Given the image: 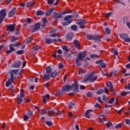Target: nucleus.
<instances>
[{"mask_svg": "<svg viewBox=\"0 0 130 130\" xmlns=\"http://www.w3.org/2000/svg\"><path fill=\"white\" fill-rule=\"evenodd\" d=\"M106 120V118L103 117V118H99V122L102 123L103 121H105Z\"/></svg>", "mask_w": 130, "mask_h": 130, "instance_id": "de8ad7c7", "label": "nucleus"}, {"mask_svg": "<svg viewBox=\"0 0 130 130\" xmlns=\"http://www.w3.org/2000/svg\"><path fill=\"white\" fill-rule=\"evenodd\" d=\"M6 16H7L6 9H4L0 12V24H2V22H3L5 18H6Z\"/></svg>", "mask_w": 130, "mask_h": 130, "instance_id": "9d476101", "label": "nucleus"}, {"mask_svg": "<svg viewBox=\"0 0 130 130\" xmlns=\"http://www.w3.org/2000/svg\"><path fill=\"white\" fill-rule=\"evenodd\" d=\"M63 68V64H62V62H59L58 65V69H62Z\"/></svg>", "mask_w": 130, "mask_h": 130, "instance_id": "6e6d98bb", "label": "nucleus"}, {"mask_svg": "<svg viewBox=\"0 0 130 130\" xmlns=\"http://www.w3.org/2000/svg\"><path fill=\"white\" fill-rule=\"evenodd\" d=\"M74 37V34L72 32L68 33L67 35V40H72L73 37Z\"/></svg>", "mask_w": 130, "mask_h": 130, "instance_id": "f3484780", "label": "nucleus"}, {"mask_svg": "<svg viewBox=\"0 0 130 130\" xmlns=\"http://www.w3.org/2000/svg\"><path fill=\"white\" fill-rule=\"evenodd\" d=\"M90 112H93V110H88L85 113V117H87V118H88L89 119L90 118V117L88 114H89Z\"/></svg>", "mask_w": 130, "mask_h": 130, "instance_id": "a211bd4d", "label": "nucleus"}, {"mask_svg": "<svg viewBox=\"0 0 130 130\" xmlns=\"http://www.w3.org/2000/svg\"><path fill=\"white\" fill-rule=\"evenodd\" d=\"M39 48H40L38 45L34 46L32 47L33 50H35V51H36L37 50H39Z\"/></svg>", "mask_w": 130, "mask_h": 130, "instance_id": "a18cd8bd", "label": "nucleus"}, {"mask_svg": "<svg viewBox=\"0 0 130 130\" xmlns=\"http://www.w3.org/2000/svg\"><path fill=\"white\" fill-rule=\"evenodd\" d=\"M90 57L94 59V58H99V56L96 54H91L90 55Z\"/></svg>", "mask_w": 130, "mask_h": 130, "instance_id": "c9c22d12", "label": "nucleus"}, {"mask_svg": "<svg viewBox=\"0 0 130 130\" xmlns=\"http://www.w3.org/2000/svg\"><path fill=\"white\" fill-rule=\"evenodd\" d=\"M62 48L63 50L66 51V54H67V52L68 51H69V50H68V46H62Z\"/></svg>", "mask_w": 130, "mask_h": 130, "instance_id": "473e14b6", "label": "nucleus"}, {"mask_svg": "<svg viewBox=\"0 0 130 130\" xmlns=\"http://www.w3.org/2000/svg\"><path fill=\"white\" fill-rule=\"evenodd\" d=\"M75 84H73L71 86H69V85H67L62 87L63 91H67L69 92L71 91L72 89H73L74 92L75 93H77L79 92V84H78V80L75 79L74 80Z\"/></svg>", "mask_w": 130, "mask_h": 130, "instance_id": "f257e3e1", "label": "nucleus"}, {"mask_svg": "<svg viewBox=\"0 0 130 130\" xmlns=\"http://www.w3.org/2000/svg\"><path fill=\"white\" fill-rule=\"evenodd\" d=\"M106 125H107V127H108V128H109L110 126H112V123L110 121L107 123Z\"/></svg>", "mask_w": 130, "mask_h": 130, "instance_id": "4c0bfd02", "label": "nucleus"}, {"mask_svg": "<svg viewBox=\"0 0 130 130\" xmlns=\"http://www.w3.org/2000/svg\"><path fill=\"white\" fill-rule=\"evenodd\" d=\"M20 26L17 27V28L15 29V30L14 31L16 35H19L20 33Z\"/></svg>", "mask_w": 130, "mask_h": 130, "instance_id": "cd10ccee", "label": "nucleus"}, {"mask_svg": "<svg viewBox=\"0 0 130 130\" xmlns=\"http://www.w3.org/2000/svg\"><path fill=\"white\" fill-rule=\"evenodd\" d=\"M119 36L120 38H121V39H123L124 40H125V39L126 38V37H127V35L124 34H120Z\"/></svg>", "mask_w": 130, "mask_h": 130, "instance_id": "393cba45", "label": "nucleus"}, {"mask_svg": "<svg viewBox=\"0 0 130 130\" xmlns=\"http://www.w3.org/2000/svg\"><path fill=\"white\" fill-rule=\"evenodd\" d=\"M54 11V8H50L47 12L45 13V16H47L48 17L50 14H52V12Z\"/></svg>", "mask_w": 130, "mask_h": 130, "instance_id": "dca6fc26", "label": "nucleus"}, {"mask_svg": "<svg viewBox=\"0 0 130 130\" xmlns=\"http://www.w3.org/2000/svg\"><path fill=\"white\" fill-rule=\"evenodd\" d=\"M102 93H104V90L100 89L98 91L97 93L98 94V95H101Z\"/></svg>", "mask_w": 130, "mask_h": 130, "instance_id": "5fc2aeb1", "label": "nucleus"}, {"mask_svg": "<svg viewBox=\"0 0 130 130\" xmlns=\"http://www.w3.org/2000/svg\"><path fill=\"white\" fill-rule=\"evenodd\" d=\"M54 111L52 110V111H49V112L47 113V114L49 116H53L54 115Z\"/></svg>", "mask_w": 130, "mask_h": 130, "instance_id": "a878e982", "label": "nucleus"}, {"mask_svg": "<svg viewBox=\"0 0 130 130\" xmlns=\"http://www.w3.org/2000/svg\"><path fill=\"white\" fill-rule=\"evenodd\" d=\"M18 72H19L18 70H12L11 74H12V75H17V74H18Z\"/></svg>", "mask_w": 130, "mask_h": 130, "instance_id": "58836bf2", "label": "nucleus"}, {"mask_svg": "<svg viewBox=\"0 0 130 130\" xmlns=\"http://www.w3.org/2000/svg\"><path fill=\"white\" fill-rule=\"evenodd\" d=\"M40 26H41V23H37L34 26H30L29 29L31 32H35V31L40 28Z\"/></svg>", "mask_w": 130, "mask_h": 130, "instance_id": "1a4fd4ad", "label": "nucleus"}, {"mask_svg": "<svg viewBox=\"0 0 130 130\" xmlns=\"http://www.w3.org/2000/svg\"><path fill=\"white\" fill-rule=\"evenodd\" d=\"M42 15H44V12H43L42 11L39 10L37 12V16H42Z\"/></svg>", "mask_w": 130, "mask_h": 130, "instance_id": "c85d7f7f", "label": "nucleus"}, {"mask_svg": "<svg viewBox=\"0 0 130 130\" xmlns=\"http://www.w3.org/2000/svg\"><path fill=\"white\" fill-rule=\"evenodd\" d=\"M113 102H114V98H111L110 100L109 101V103H110V104H112Z\"/></svg>", "mask_w": 130, "mask_h": 130, "instance_id": "052dcab7", "label": "nucleus"}, {"mask_svg": "<svg viewBox=\"0 0 130 130\" xmlns=\"http://www.w3.org/2000/svg\"><path fill=\"white\" fill-rule=\"evenodd\" d=\"M14 44H11L9 46V49L12 50V51H15L16 50V49H15Z\"/></svg>", "mask_w": 130, "mask_h": 130, "instance_id": "2f4dec72", "label": "nucleus"}, {"mask_svg": "<svg viewBox=\"0 0 130 130\" xmlns=\"http://www.w3.org/2000/svg\"><path fill=\"white\" fill-rule=\"evenodd\" d=\"M47 112V110H45V109H43L41 110V114L42 115H44V114H46Z\"/></svg>", "mask_w": 130, "mask_h": 130, "instance_id": "e433bc0d", "label": "nucleus"}, {"mask_svg": "<svg viewBox=\"0 0 130 130\" xmlns=\"http://www.w3.org/2000/svg\"><path fill=\"white\" fill-rule=\"evenodd\" d=\"M16 53L17 54H23V53H24V50H19L16 52Z\"/></svg>", "mask_w": 130, "mask_h": 130, "instance_id": "603ef678", "label": "nucleus"}, {"mask_svg": "<svg viewBox=\"0 0 130 130\" xmlns=\"http://www.w3.org/2000/svg\"><path fill=\"white\" fill-rule=\"evenodd\" d=\"M123 22H124V24H125V23H128V17H125V16L124 17Z\"/></svg>", "mask_w": 130, "mask_h": 130, "instance_id": "ea45409f", "label": "nucleus"}, {"mask_svg": "<svg viewBox=\"0 0 130 130\" xmlns=\"http://www.w3.org/2000/svg\"><path fill=\"white\" fill-rule=\"evenodd\" d=\"M46 73L47 75L51 76V74L52 73V68L50 67H47L46 69Z\"/></svg>", "mask_w": 130, "mask_h": 130, "instance_id": "4468645a", "label": "nucleus"}, {"mask_svg": "<svg viewBox=\"0 0 130 130\" xmlns=\"http://www.w3.org/2000/svg\"><path fill=\"white\" fill-rule=\"evenodd\" d=\"M77 25H79L80 28L81 29H83L86 27V24H87V22H86V20L83 19H80L79 20H78L77 21Z\"/></svg>", "mask_w": 130, "mask_h": 130, "instance_id": "0eeeda50", "label": "nucleus"}, {"mask_svg": "<svg viewBox=\"0 0 130 130\" xmlns=\"http://www.w3.org/2000/svg\"><path fill=\"white\" fill-rule=\"evenodd\" d=\"M12 83H14L11 79H9L8 81L6 82V87H9Z\"/></svg>", "mask_w": 130, "mask_h": 130, "instance_id": "bb28decb", "label": "nucleus"}, {"mask_svg": "<svg viewBox=\"0 0 130 130\" xmlns=\"http://www.w3.org/2000/svg\"><path fill=\"white\" fill-rule=\"evenodd\" d=\"M45 123L47 124L48 126H51L53 124V123L49 121H47L45 122Z\"/></svg>", "mask_w": 130, "mask_h": 130, "instance_id": "c03bdc74", "label": "nucleus"}, {"mask_svg": "<svg viewBox=\"0 0 130 130\" xmlns=\"http://www.w3.org/2000/svg\"><path fill=\"white\" fill-rule=\"evenodd\" d=\"M74 43L76 46V47H78V48H79L80 47V43L79 42V41H78V40H75L74 41Z\"/></svg>", "mask_w": 130, "mask_h": 130, "instance_id": "4be33fe9", "label": "nucleus"}, {"mask_svg": "<svg viewBox=\"0 0 130 130\" xmlns=\"http://www.w3.org/2000/svg\"><path fill=\"white\" fill-rule=\"evenodd\" d=\"M111 15H112V13L110 12V13L106 14L105 17V18H108L109 17H110V16H111Z\"/></svg>", "mask_w": 130, "mask_h": 130, "instance_id": "864d4df0", "label": "nucleus"}, {"mask_svg": "<svg viewBox=\"0 0 130 130\" xmlns=\"http://www.w3.org/2000/svg\"><path fill=\"white\" fill-rule=\"evenodd\" d=\"M78 17H79V13L75 11L73 15H68L64 17V21H66V22H63L62 25L63 26H68V25H69V24L73 22L72 18H78Z\"/></svg>", "mask_w": 130, "mask_h": 130, "instance_id": "f03ea898", "label": "nucleus"}, {"mask_svg": "<svg viewBox=\"0 0 130 130\" xmlns=\"http://www.w3.org/2000/svg\"><path fill=\"white\" fill-rule=\"evenodd\" d=\"M124 41H126V42H130V38H126L124 40Z\"/></svg>", "mask_w": 130, "mask_h": 130, "instance_id": "774afa93", "label": "nucleus"}, {"mask_svg": "<svg viewBox=\"0 0 130 130\" xmlns=\"http://www.w3.org/2000/svg\"><path fill=\"white\" fill-rule=\"evenodd\" d=\"M78 27L76 25H73L71 26V29L72 30H73V31H76L77 30Z\"/></svg>", "mask_w": 130, "mask_h": 130, "instance_id": "79ce46f5", "label": "nucleus"}, {"mask_svg": "<svg viewBox=\"0 0 130 130\" xmlns=\"http://www.w3.org/2000/svg\"><path fill=\"white\" fill-rule=\"evenodd\" d=\"M60 37V34L59 33H55V34H51L50 35V37Z\"/></svg>", "mask_w": 130, "mask_h": 130, "instance_id": "412c9836", "label": "nucleus"}, {"mask_svg": "<svg viewBox=\"0 0 130 130\" xmlns=\"http://www.w3.org/2000/svg\"><path fill=\"white\" fill-rule=\"evenodd\" d=\"M58 75V73L56 72V71H54L51 74V78H52L53 79H54V78H55V77H56V75Z\"/></svg>", "mask_w": 130, "mask_h": 130, "instance_id": "aec40b11", "label": "nucleus"}, {"mask_svg": "<svg viewBox=\"0 0 130 130\" xmlns=\"http://www.w3.org/2000/svg\"><path fill=\"white\" fill-rule=\"evenodd\" d=\"M27 114L28 117H31L32 115H33V111H31V110H29V111L27 112Z\"/></svg>", "mask_w": 130, "mask_h": 130, "instance_id": "7c9ffc66", "label": "nucleus"}, {"mask_svg": "<svg viewBox=\"0 0 130 130\" xmlns=\"http://www.w3.org/2000/svg\"><path fill=\"white\" fill-rule=\"evenodd\" d=\"M101 68H102V69H105V68H106L107 67V65H106V63L102 62L101 63Z\"/></svg>", "mask_w": 130, "mask_h": 130, "instance_id": "a19ab883", "label": "nucleus"}, {"mask_svg": "<svg viewBox=\"0 0 130 130\" xmlns=\"http://www.w3.org/2000/svg\"><path fill=\"white\" fill-rule=\"evenodd\" d=\"M105 31H106V32L107 33V34H109L111 32L110 28H109L108 27H107L105 29Z\"/></svg>", "mask_w": 130, "mask_h": 130, "instance_id": "09e8293b", "label": "nucleus"}, {"mask_svg": "<svg viewBox=\"0 0 130 130\" xmlns=\"http://www.w3.org/2000/svg\"><path fill=\"white\" fill-rule=\"evenodd\" d=\"M79 75H83L84 74V70L83 69H80L78 72Z\"/></svg>", "mask_w": 130, "mask_h": 130, "instance_id": "13d9d810", "label": "nucleus"}, {"mask_svg": "<svg viewBox=\"0 0 130 130\" xmlns=\"http://www.w3.org/2000/svg\"><path fill=\"white\" fill-rule=\"evenodd\" d=\"M107 87L108 88H110V92H113V91H114L113 85H112V82L109 81L107 84Z\"/></svg>", "mask_w": 130, "mask_h": 130, "instance_id": "ddd939ff", "label": "nucleus"}, {"mask_svg": "<svg viewBox=\"0 0 130 130\" xmlns=\"http://www.w3.org/2000/svg\"><path fill=\"white\" fill-rule=\"evenodd\" d=\"M11 80L14 82V80H16L17 78H16V77H14V75H13L12 74H11Z\"/></svg>", "mask_w": 130, "mask_h": 130, "instance_id": "4d7b16f0", "label": "nucleus"}, {"mask_svg": "<svg viewBox=\"0 0 130 130\" xmlns=\"http://www.w3.org/2000/svg\"><path fill=\"white\" fill-rule=\"evenodd\" d=\"M87 97H92V93L89 92L86 94Z\"/></svg>", "mask_w": 130, "mask_h": 130, "instance_id": "69168bd1", "label": "nucleus"}, {"mask_svg": "<svg viewBox=\"0 0 130 130\" xmlns=\"http://www.w3.org/2000/svg\"><path fill=\"white\" fill-rule=\"evenodd\" d=\"M24 121H27V119H29V116H27V115H25L23 117Z\"/></svg>", "mask_w": 130, "mask_h": 130, "instance_id": "bf43d9fd", "label": "nucleus"}, {"mask_svg": "<svg viewBox=\"0 0 130 130\" xmlns=\"http://www.w3.org/2000/svg\"><path fill=\"white\" fill-rule=\"evenodd\" d=\"M70 12L68 11H62L60 13L57 12H54L53 13V17L54 19H58L59 18H61V16L62 15H64L66 14H69Z\"/></svg>", "mask_w": 130, "mask_h": 130, "instance_id": "423d86ee", "label": "nucleus"}, {"mask_svg": "<svg viewBox=\"0 0 130 130\" xmlns=\"http://www.w3.org/2000/svg\"><path fill=\"white\" fill-rule=\"evenodd\" d=\"M45 43L46 44H50V43H52V40L51 39H46Z\"/></svg>", "mask_w": 130, "mask_h": 130, "instance_id": "c756f323", "label": "nucleus"}, {"mask_svg": "<svg viewBox=\"0 0 130 130\" xmlns=\"http://www.w3.org/2000/svg\"><path fill=\"white\" fill-rule=\"evenodd\" d=\"M16 8H13L9 13L8 16L9 17H13L15 15L16 13Z\"/></svg>", "mask_w": 130, "mask_h": 130, "instance_id": "f8f14e48", "label": "nucleus"}, {"mask_svg": "<svg viewBox=\"0 0 130 130\" xmlns=\"http://www.w3.org/2000/svg\"><path fill=\"white\" fill-rule=\"evenodd\" d=\"M129 91L126 92V91H123V92H121L120 93V95L121 96H125L127 94H129Z\"/></svg>", "mask_w": 130, "mask_h": 130, "instance_id": "f704fd0d", "label": "nucleus"}, {"mask_svg": "<svg viewBox=\"0 0 130 130\" xmlns=\"http://www.w3.org/2000/svg\"><path fill=\"white\" fill-rule=\"evenodd\" d=\"M112 51L115 55H117L118 54V52H117V50L115 49H113Z\"/></svg>", "mask_w": 130, "mask_h": 130, "instance_id": "37998d69", "label": "nucleus"}, {"mask_svg": "<svg viewBox=\"0 0 130 130\" xmlns=\"http://www.w3.org/2000/svg\"><path fill=\"white\" fill-rule=\"evenodd\" d=\"M125 89H128V90H130V84L128 83L127 85L125 86Z\"/></svg>", "mask_w": 130, "mask_h": 130, "instance_id": "338daca9", "label": "nucleus"}, {"mask_svg": "<svg viewBox=\"0 0 130 130\" xmlns=\"http://www.w3.org/2000/svg\"><path fill=\"white\" fill-rule=\"evenodd\" d=\"M88 79L89 82H95V81H97V79H98V77L97 76H95V73L92 72V73L88 75Z\"/></svg>", "mask_w": 130, "mask_h": 130, "instance_id": "6e6552de", "label": "nucleus"}, {"mask_svg": "<svg viewBox=\"0 0 130 130\" xmlns=\"http://www.w3.org/2000/svg\"><path fill=\"white\" fill-rule=\"evenodd\" d=\"M22 65V62L21 61H17L13 63V66H12V68H19V67H20V66Z\"/></svg>", "mask_w": 130, "mask_h": 130, "instance_id": "2eb2a0df", "label": "nucleus"}, {"mask_svg": "<svg viewBox=\"0 0 130 130\" xmlns=\"http://www.w3.org/2000/svg\"><path fill=\"white\" fill-rule=\"evenodd\" d=\"M23 97H25V92L24 91V89H21L20 90V95H19L17 97V104L20 105L23 102V99L22 98H23Z\"/></svg>", "mask_w": 130, "mask_h": 130, "instance_id": "20e7f679", "label": "nucleus"}, {"mask_svg": "<svg viewBox=\"0 0 130 130\" xmlns=\"http://www.w3.org/2000/svg\"><path fill=\"white\" fill-rule=\"evenodd\" d=\"M104 90H105V93H106V94H108V93L109 92V90H108V88H107V87H105Z\"/></svg>", "mask_w": 130, "mask_h": 130, "instance_id": "e2e57ef3", "label": "nucleus"}, {"mask_svg": "<svg viewBox=\"0 0 130 130\" xmlns=\"http://www.w3.org/2000/svg\"><path fill=\"white\" fill-rule=\"evenodd\" d=\"M103 61V60L101 59V60H100L99 61H96L95 63H97L98 64H99V63H100V65H101V63H102Z\"/></svg>", "mask_w": 130, "mask_h": 130, "instance_id": "680f3d73", "label": "nucleus"}, {"mask_svg": "<svg viewBox=\"0 0 130 130\" xmlns=\"http://www.w3.org/2000/svg\"><path fill=\"white\" fill-rule=\"evenodd\" d=\"M125 122L126 124H130V120L129 119H126Z\"/></svg>", "mask_w": 130, "mask_h": 130, "instance_id": "0e129e2a", "label": "nucleus"}, {"mask_svg": "<svg viewBox=\"0 0 130 130\" xmlns=\"http://www.w3.org/2000/svg\"><path fill=\"white\" fill-rule=\"evenodd\" d=\"M87 55V52L83 51V52L78 53L77 55V59H76V64H77V67H81V63L80 60L83 61V59L86 57Z\"/></svg>", "mask_w": 130, "mask_h": 130, "instance_id": "7ed1b4c3", "label": "nucleus"}, {"mask_svg": "<svg viewBox=\"0 0 130 130\" xmlns=\"http://www.w3.org/2000/svg\"><path fill=\"white\" fill-rule=\"evenodd\" d=\"M50 77H51V76H50L48 74H47V75L45 74L44 76V78L46 81H49V80H50Z\"/></svg>", "mask_w": 130, "mask_h": 130, "instance_id": "5701e85b", "label": "nucleus"}, {"mask_svg": "<svg viewBox=\"0 0 130 130\" xmlns=\"http://www.w3.org/2000/svg\"><path fill=\"white\" fill-rule=\"evenodd\" d=\"M86 37L88 40H94L97 42H98V41H101V39L102 38V36H92L91 35H87Z\"/></svg>", "mask_w": 130, "mask_h": 130, "instance_id": "39448f33", "label": "nucleus"}, {"mask_svg": "<svg viewBox=\"0 0 130 130\" xmlns=\"http://www.w3.org/2000/svg\"><path fill=\"white\" fill-rule=\"evenodd\" d=\"M13 44L15 47H18V46H21V43L20 42L15 43V44Z\"/></svg>", "mask_w": 130, "mask_h": 130, "instance_id": "49530a36", "label": "nucleus"}, {"mask_svg": "<svg viewBox=\"0 0 130 130\" xmlns=\"http://www.w3.org/2000/svg\"><path fill=\"white\" fill-rule=\"evenodd\" d=\"M88 81H89V75L86 76V77H84L83 79V82H88Z\"/></svg>", "mask_w": 130, "mask_h": 130, "instance_id": "3c124183", "label": "nucleus"}, {"mask_svg": "<svg viewBox=\"0 0 130 130\" xmlns=\"http://www.w3.org/2000/svg\"><path fill=\"white\" fill-rule=\"evenodd\" d=\"M32 41H33V38H32V37H30L29 38H28L26 40V43H27V44H28V43H31V42H32Z\"/></svg>", "mask_w": 130, "mask_h": 130, "instance_id": "b1692460", "label": "nucleus"}, {"mask_svg": "<svg viewBox=\"0 0 130 130\" xmlns=\"http://www.w3.org/2000/svg\"><path fill=\"white\" fill-rule=\"evenodd\" d=\"M75 105H76V104L75 103L71 102L68 106L69 108H70L71 109H73V106H75Z\"/></svg>", "mask_w": 130, "mask_h": 130, "instance_id": "72a5a7b5", "label": "nucleus"}, {"mask_svg": "<svg viewBox=\"0 0 130 130\" xmlns=\"http://www.w3.org/2000/svg\"><path fill=\"white\" fill-rule=\"evenodd\" d=\"M15 26H16V24L8 25L7 27V30L11 31V32H13V31H15Z\"/></svg>", "mask_w": 130, "mask_h": 130, "instance_id": "9b49d317", "label": "nucleus"}, {"mask_svg": "<svg viewBox=\"0 0 130 130\" xmlns=\"http://www.w3.org/2000/svg\"><path fill=\"white\" fill-rule=\"evenodd\" d=\"M35 5V3L34 1H30L27 4V8H31V7H33Z\"/></svg>", "mask_w": 130, "mask_h": 130, "instance_id": "6ab92c4d", "label": "nucleus"}, {"mask_svg": "<svg viewBox=\"0 0 130 130\" xmlns=\"http://www.w3.org/2000/svg\"><path fill=\"white\" fill-rule=\"evenodd\" d=\"M122 126V123H119L118 124H117L115 127V128H119L120 127H121Z\"/></svg>", "mask_w": 130, "mask_h": 130, "instance_id": "8fccbe9b", "label": "nucleus"}]
</instances>
